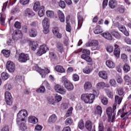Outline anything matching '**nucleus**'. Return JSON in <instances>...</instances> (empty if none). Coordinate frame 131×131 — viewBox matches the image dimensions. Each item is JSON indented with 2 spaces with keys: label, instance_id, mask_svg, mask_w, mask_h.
<instances>
[{
  "label": "nucleus",
  "instance_id": "nucleus-1",
  "mask_svg": "<svg viewBox=\"0 0 131 131\" xmlns=\"http://www.w3.org/2000/svg\"><path fill=\"white\" fill-rule=\"evenodd\" d=\"M28 116L27 111L23 110L19 112L17 114V117L16 119V122L19 126L20 129L23 131L27 129V126H26V121H25V117Z\"/></svg>",
  "mask_w": 131,
  "mask_h": 131
},
{
  "label": "nucleus",
  "instance_id": "nucleus-2",
  "mask_svg": "<svg viewBox=\"0 0 131 131\" xmlns=\"http://www.w3.org/2000/svg\"><path fill=\"white\" fill-rule=\"evenodd\" d=\"M96 96L94 94H83L81 96L82 101L85 104H92L94 102Z\"/></svg>",
  "mask_w": 131,
  "mask_h": 131
},
{
  "label": "nucleus",
  "instance_id": "nucleus-3",
  "mask_svg": "<svg viewBox=\"0 0 131 131\" xmlns=\"http://www.w3.org/2000/svg\"><path fill=\"white\" fill-rule=\"evenodd\" d=\"M86 47H93L92 50H96L100 49L99 46V42L97 40H93L91 42H88L85 44Z\"/></svg>",
  "mask_w": 131,
  "mask_h": 131
},
{
  "label": "nucleus",
  "instance_id": "nucleus-4",
  "mask_svg": "<svg viewBox=\"0 0 131 131\" xmlns=\"http://www.w3.org/2000/svg\"><path fill=\"white\" fill-rule=\"evenodd\" d=\"M29 60V55L25 53H20L19 54L18 61L20 63H26Z\"/></svg>",
  "mask_w": 131,
  "mask_h": 131
},
{
  "label": "nucleus",
  "instance_id": "nucleus-5",
  "mask_svg": "<svg viewBox=\"0 0 131 131\" xmlns=\"http://www.w3.org/2000/svg\"><path fill=\"white\" fill-rule=\"evenodd\" d=\"M48 51H49V48L45 44L42 45L40 46L39 50L36 53V55L39 56H42L43 54H46Z\"/></svg>",
  "mask_w": 131,
  "mask_h": 131
},
{
  "label": "nucleus",
  "instance_id": "nucleus-6",
  "mask_svg": "<svg viewBox=\"0 0 131 131\" xmlns=\"http://www.w3.org/2000/svg\"><path fill=\"white\" fill-rule=\"evenodd\" d=\"M42 24L44 29V33L45 34L49 33V28L50 27V22H49V19L45 17L42 20Z\"/></svg>",
  "mask_w": 131,
  "mask_h": 131
},
{
  "label": "nucleus",
  "instance_id": "nucleus-7",
  "mask_svg": "<svg viewBox=\"0 0 131 131\" xmlns=\"http://www.w3.org/2000/svg\"><path fill=\"white\" fill-rule=\"evenodd\" d=\"M36 70L41 76L42 78H45V77H46V74H49V73H50V70L47 68H46L45 70H43L38 67H37L36 68Z\"/></svg>",
  "mask_w": 131,
  "mask_h": 131
},
{
  "label": "nucleus",
  "instance_id": "nucleus-8",
  "mask_svg": "<svg viewBox=\"0 0 131 131\" xmlns=\"http://www.w3.org/2000/svg\"><path fill=\"white\" fill-rule=\"evenodd\" d=\"M5 97L6 104L9 106H11V105H12V103H13V99L12 98L11 93H10L9 92H6L5 94Z\"/></svg>",
  "mask_w": 131,
  "mask_h": 131
},
{
  "label": "nucleus",
  "instance_id": "nucleus-9",
  "mask_svg": "<svg viewBox=\"0 0 131 131\" xmlns=\"http://www.w3.org/2000/svg\"><path fill=\"white\" fill-rule=\"evenodd\" d=\"M122 101V97H119V96L117 95L115 97V103L113 107V112H114V111H115V110H116L117 104L118 105H120Z\"/></svg>",
  "mask_w": 131,
  "mask_h": 131
},
{
  "label": "nucleus",
  "instance_id": "nucleus-10",
  "mask_svg": "<svg viewBox=\"0 0 131 131\" xmlns=\"http://www.w3.org/2000/svg\"><path fill=\"white\" fill-rule=\"evenodd\" d=\"M6 68L9 72H14L15 69V64L11 61H8L6 64Z\"/></svg>",
  "mask_w": 131,
  "mask_h": 131
},
{
  "label": "nucleus",
  "instance_id": "nucleus-11",
  "mask_svg": "<svg viewBox=\"0 0 131 131\" xmlns=\"http://www.w3.org/2000/svg\"><path fill=\"white\" fill-rule=\"evenodd\" d=\"M54 89L57 93H59L61 95H64V94H66V90L64 88H63V86L59 84L56 85L54 87Z\"/></svg>",
  "mask_w": 131,
  "mask_h": 131
},
{
  "label": "nucleus",
  "instance_id": "nucleus-12",
  "mask_svg": "<svg viewBox=\"0 0 131 131\" xmlns=\"http://www.w3.org/2000/svg\"><path fill=\"white\" fill-rule=\"evenodd\" d=\"M53 33L57 38H62V34L59 32V28L54 27L53 29Z\"/></svg>",
  "mask_w": 131,
  "mask_h": 131
},
{
  "label": "nucleus",
  "instance_id": "nucleus-13",
  "mask_svg": "<svg viewBox=\"0 0 131 131\" xmlns=\"http://www.w3.org/2000/svg\"><path fill=\"white\" fill-rule=\"evenodd\" d=\"M24 14L27 17H29V18L33 17V16L35 15L34 12L30 10V8H27L26 10H25Z\"/></svg>",
  "mask_w": 131,
  "mask_h": 131
},
{
  "label": "nucleus",
  "instance_id": "nucleus-14",
  "mask_svg": "<svg viewBox=\"0 0 131 131\" xmlns=\"http://www.w3.org/2000/svg\"><path fill=\"white\" fill-rule=\"evenodd\" d=\"M83 23V17L79 15L78 14V27L77 29L79 30L80 28H81V26H82V24Z\"/></svg>",
  "mask_w": 131,
  "mask_h": 131
},
{
  "label": "nucleus",
  "instance_id": "nucleus-15",
  "mask_svg": "<svg viewBox=\"0 0 131 131\" xmlns=\"http://www.w3.org/2000/svg\"><path fill=\"white\" fill-rule=\"evenodd\" d=\"M58 16L60 22L62 23L65 22V16H64V13L60 10L57 11Z\"/></svg>",
  "mask_w": 131,
  "mask_h": 131
},
{
  "label": "nucleus",
  "instance_id": "nucleus-16",
  "mask_svg": "<svg viewBox=\"0 0 131 131\" xmlns=\"http://www.w3.org/2000/svg\"><path fill=\"white\" fill-rule=\"evenodd\" d=\"M64 86L66 89H67L68 91H72L74 87L73 86V84L70 82V81L64 83Z\"/></svg>",
  "mask_w": 131,
  "mask_h": 131
},
{
  "label": "nucleus",
  "instance_id": "nucleus-17",
  "mask_svg": "<svg viewBox=\"0 0 131 131\" xmlns=\"http://www.w3.org/2000/svg\"><path fill=\"white\" fill-rule=\"evenodd\" d=\"M56 121H57V116L55 114L51 115L48 119L49 123H55Z\"/></svg>",
  "mask_w": 131,
  "mask_h": 131
},
{
  "label": "nucleus",
  "instance_id": "nucleus-18",
  "mask_svg": "<svg viewBox=\"0 0 131 131\" xmlns=\"http://www.w3.org/2000/svg\"><path fill=\"white\" fill-rule=\"evenodd\" d=\"M29 121L31 123H33V124H36L38 122V119L34 116H30L29 117Z\"/></svg>",
  "mask_w": 131,
  "mask_h": 131
},
{
  "label": "nucleus",
  "instance_id": "nucleus-19",
  "mask_svg": "<svg viewBox=\"0 0 131 131\" xmlns=\"http://www.w3.org/2000/svg\"><path fill=\"white\" fill-rule=\"evenodd\" d=\"M92 88H93V85H92V83L90 81L86 82L84 84V89L85 91L92 90Z\"/></svg>",
  "mask_w": 131,
  "mask_h": 131
},
{
  "label": "nucleus",
  "instance_id": "nucleus-20",
  "mask_svg": "<svg viewBox=\"0 0 131 131\" xmlns=\"http://www.w3.org/2000/svg\"><path fill=\"white\" fill-rule=\"evenodd\" d=\"M108 6L111 9H115L116 6H117V2L115 0H110L108 3Z\"/></svg>",
  "mask_w": 131,
  "mask_h": 131
},
{
  "label": "nucleus",
  "instance_id": "nucleus-21",
  "mask_svg": "<svg viewBox=\"0 0 131 131\" xmlns=\"http://www.w3.org/2000/svg\"><path fill=\"white\" fill-rule=\"evenodd\" d=\"M98 75L99 77H101V78H102L103 79H107V78H108V75L105 71L99 72Z\"/></svg>",
  "mask_w": 131,
  "mask_h": 131
},
{
  "label": "nucleus",
  "instance_id": "nucleus-22",
  "mask_svg": "<svg viewBox=\"0 0 131 131\" xmlns=\"http://www.w3.org/2000/svg\"><path fill=\"white\" fill-rule=\"evenodd\" d=\"M94 32L95 34H100V33H102L103 32V30H102L101 26H97L94 28Z\"/></svg>",
  "mask_w": 131,
  "mask_h": 131
},
{
  "label": "nucleus",
  "instance_id": "nucleus-23",
  "mask_svg": "<svg viewBox=\"0 0 131 131\" xmlns=\"http://www.w3.org/2000/svg\"><path fill=\"white\" fill-rule=\"evenodd\" d=\"M97 88L99 89H103L104 88H110L109 84H106L104 82H100L97 84Z\"/></svg>",
  "mask_w": 131,
  "mask_h": 131
},
{
  "label": "nucleus",
  "instance_id": "nucleus-24",
  "mask_svg": "<svg viewBox=\"0 0 131 131\" xmlns=\"http://www.w3.org/2000/svg\"><path fill=\"white\" fill-rule=\"evenodd\" d=\"M29 35L31 37H35L37 35V32L34 29H31L29 32Z\"/></svg>",
  "mask_w": 131,
  "mask_h": 131
},
{
  "label": "nucleus",
  "instance_id": "nucleus-25",
  "mask_svg": "<svg viewBox=\"0 0 131 131\" xmlns=\"http://www.w3.org/2000/svg\"><path fill=\"white\" fill-rule=\"evenodd\" d=\"M105 64L108 68L113 69L115 67V63L113 62V61L111 60H106L105 62Z\"/></svg>",
  "mask_w": 131,
  "mask_h": 131
},
{
  "label": "nucleus",
  "instance_id": "nucleus-26",
  "mask_svg": "<svg viewBox=\"0 0 131 131\" xmlns=\"http://www.w3.org/2000/svg\"><path fill=\"white\" fill-rule=\"evenodd\" d=\"M124 7L122 6H119L115 9V12L118 13V14H123V13H124Z\"/></svg>",
  "mask_w": 131,
  "mask_h": 131
},
{
  "label": "nucleus",
  "instance_id": "nucleus-27",
  "mask_svg": "<svg viewBox=\"0 0 131 131\" xmlns=\"http://www.w3.org/2000/svg\"><path fill=\"white\" fill-rule=\"evenodd\" d=\"M102 36L104 37L106 39H108V40H112V36L111 34L109 32H105L102 34Z\"/></svg>",
  "mask_w": 131,
  "mask_h": 131
},
{
  "label": "nucleus",
  "instance_id": "nucleus-28",
  "mask_svg": "<svg viewBox=\"0 0 131 131\" xmlns=\"http://www.w3.org/2000/svg\"><path fill=\"white\" fill-rule=\"evenodd\" d=\"M39 17H43L45 15V7L41 6L39 9L38 13Z\"/></svg>",
  "mask_w": 131,
  "mask_h": 131
},
{
  "label": "nucleus",
  "instance_id": "nucleus-29",
  "mask_svg": "<svg viewBox=\"0 0 131 131\" xmlns=\"http://www.w3.org/2000/svg\"><path fill=\"white\" fill-rule=\"evenodd\" d=\"M81 58L82 59H83L84 60H85L86 62H88L89 63H91L92 62V58L90 57L89 55H81Z\"/></svg>",
  "mask_w": 131,
  "mask_h": 131
},
{
  "label": "nucleus",
  "instance_id": "nucleus-30",
  "mask_svg": "<svg viewBox=\"0 0 131 131\" xmlns=\"http://www.w3.org/2000/svg\"><path fill=\"white\" fill-rule=\"evenodd\" d=\"M55 70L57 72H60V73H63V72H65V69L63 68V67L61 66H57L55 67Z\"/></svg>",
  "mask_w": 131,
  "mask_h": 131
},
{
  "label": "nucleus",
  "instance_id": "nucleus-31",
  "mask_svg": "<svg viewBox=\"0 0 131 131\" xmlns=\"http://www.w3.org/2000/svg\"><path fill=\"white\" fill-rule=\"evenodd\" d=\"M124 79L125 80V82L127 83L128 85H130L129 86H131V79L130 77L128 75H126L124 77Z\"/></svg>",
  "mask_w": 131,
  "mask_h": 131
},
{
  "label": "nucleus",
  "instance_id": "nucleus-32",
  "mask_svg": "<svg viewBox=\"0 0 131 131\" xmlns=\"http://www.w3.org/2000/svg\"><path fill=\"white\" fill-rule=\"evenodd\" d=\"M111 34L113 35V36H114V37H115L117 39H120V37H121V36H120V34H119L118 32L115 31H112Z\"/></svg>",
  "mask_w": 131,
  "mask_h": 131
},
{
  "label": "nucleus",
  "instance_id": "nucleus-33",
  "mask_svg": "<svg viewBox=\"0 0 131 131\" xmlns=\"http://www.w3.org/2000/svg\"><path fill=\"white\" fill-rule=\"evenodd\" d=\"M95 114H98V115H101L102 114V107L98 105L96 107V110L94 112Z\"/></svg>",
  "mask_w": 131,
  "mask_h": 131
},
{
  "label": "nucleus",
  "instance_id": "nucleus-34",
  "mask_svg": "<svg viewBox=\"0 0 131 131\" xmlns=\"http://www.w3.org/2000/svg\"><path fill=\"white\" fill-rule=\"evenodd\" d=\"M1 77L3 80H7V79L10 77V75H9L8 73L3 72L1 74Z\"/></svg>",
  "mask_w": 131,
  "mask_h": 131
},
{
  "label": "nucleus",
  "instance_id": "nucleus-35",
  "mask_svg": "<svg viewBox=\"0 0 131 131\" xmlns=\"http://www.w3.org/2000/svg\"><path fill=\"white\" fill-rule=\"evenodd\" d=\"M85 127L89 131L92 130V122L87 121L85 123Z\"/></svg>",
  "mask_w": 131,
  "mask_h": 131
},
{
  "label": "nucleus",
  "instance_id": "nucleus-36",
  "mask_svg": "<svg viewBox=\"0 0 131 131\" xmlns=\"http://www.w3.org/2000/svg\"><path fill=\"white\" fill-rule=\"evenodd\" d=\"M39 7H40V3L39 2H37L35 3L33 6L34 11L37 12L39 10Z\"/></svg>",
  "mask_w": 131,
  "mask_h": 131
},
{
  "label": "nucleus",
  "instance_id": "nucleus-37",
  "mask_svg": "<svg viewBox=\"0 0 131 131\" xmlns=\"http://www.w3.org/2000/svg\"><path fill=\"white\" fill-rule=\"evenodd\" d=\"M78 127L80 129H83L84 128V123L83 120H80L78 123Z\"/></svg>",
  "mask_w": 131,
  "mask_h": 131
},
{
  "label": "nucleus",
  "instance_id": "nucleus-38",
  "mask_svg": "<svg viewBox=\"0 0 131 131\" xmlns=\"http://www.w3.org/2000/svg\"><path fill=\"white\" fill-rule=\"evenodd\" d=\"M2 53L3 54L4 56H5V57L8 58V57H10L11 51H10V50H3L2 51Z\"/></svg>",
  "mask_w": 131,
  "mask_h": 131
},
{
  "label": "nucleus",
  "instance_id": "nucleus-39",
  "mask_svg": "<svg viewBox=\"0 0 131 131\" xmlns=\"http://www.w3.org/2000/svg\"><path fill=\"white\" fill-rule=\"evenodd\" d=\"M123 70L125 73H127V72L130 71V66L125 63L123 66Z\"/></svg>",
  "mask_w": 131,
  "mask_h": 131
},
{
  "label": "nucleus",
  "instance_id": "nucleus-40",
  "mask_svg": "<svg viewBox=\"0 0 131 131\" xmlns=\"http://www.w3.org/2000/svg\"><path fill=\"white\" fill-rule=\"evenodd\" d=\"M92 71H93V69L88 67L85 68L83 70V72L85 73V74H90V73L91 72H92Z\"/></svg>",
  "mask_w": 131,
  "mask_h": 131
},
{
  "label": "nucleus",
  "instance_id": "nucleus-41",
  "mask_svg": "<svg viewBox=\"0 0 131 131\" xmlns=\"http://www.w3.org/2000/svg\"><path fill=\"white\" fill-rule=\"evenodd\" d=\"M19 33L22 34L21 31L18 30L16 31L13 34H12V38L14 39V40H16V39H17V36H18V34H19Z\"/></svg>",
  "mask_w": 131,
  "mask_h": 131
},
{
  "label": "nucleus",
  "instance_id": "nucleus-42",
  "mask_svg": "<svg viewBox=\"0 0 131 131\" xmlns=\"http://www.w3.org/2000/svg\"><path fill=\"white\" fill-rule=\"evenodd\" d=\"M48 102L49 104H50L51 105H54L56 101L55 100V99H54V97L51 96L48 98Z\"/></svg>",
  "mask_w": 131,
  "mask_h": 131
},
{
  "label": "nucleus",
  "instance_id": "nucleus-43",
  "mask_svg": "<svg viewBox=\"0 0 131 131\" xmlns=\"http://www.w3.org/2000/svg\"><path fill=\"white\" fill-rule=\"evenodd\" d=\"M6 20V16L3 15L2 13H0V22L2 25H5V21Z\"/></svg>",
  "mask_w": 131,
  "mask_h": 131
},
{
  "label": "nucleus",
  "instance_id": "nucleus-44",
  "mask_svg": "<svg viewBox=\"0 0 131 131\" xmlns=\"http://www.w3.org/2000/svg\"><path fill=\"white\" fill-rule=\"evenodd\" d=\"M72 110H73V108L71 107L68 109L66 114V117H69L71 115H72Z\"/></svg>",
  "mask_w": 131,
  "mask_h": 131
},
{
  "label": "nucleus",
  "instance_id": "nucleus-45",
  "mask_svg": "<svg viewBox=\"0 0 131 131\" xmlns=\"http://www.w3.org/2000/svg\"><path fill=\"white\" fill-rule=\"evenodd\" d=\"M81 52L83 53L82 55H86V56H90V55H91V51L86 49H82Z\"/></svg>",
  "mask_w": 131,
  "mask_h": 131
},
{
  "label": "nucleus",
  "instance_id": "nucleus-46",
  "mask_svg": "<svg viewBox=\"0 0 131 131\" xmlns=\"http://www.w3.org/2000/svg\"><path fill=\"white\" fill-rule=\"evenodd\" d=\"M73 123V120H72V118H69L66 119L65 124L66 125H70Z\"/></svg>",
  "mask_w": 131,
  "mask_h": 131
},
{
  "label": "nucleus",
  "instance_id": "nucleus-47",
  "mask_svg": "<svg viewBox=\"0 0 131 131\" xmlns=\"http://www.w3.org/2000/svg\"><path fill=\"white\" fill-rule=\"evenodd\" d=\"M98 131H104V123L100 122L98 124Z\"/></svg>",
  "mask_w": 131,
  "mask_h": 131
},
{
  "label": "nucleus",
  "instance_id": "nucleus-48",
  "mask_svg": "<svg viewBox=\"0 0 131 131\" xmlns=\"http://www.w3.org/2000/svg\"><path fill=\"white\" fill-rule=\"evenodd\" d=\"M114 55L117 57V58H119V56L120 55V49H115Z\"/></svg>",
  "mask_w": 131,
  "mask_h": 131
},
{
  "label": "nucleus",
  "instance_id": "nucleus-49",
  "mask_svg": "<svg viewBox=\"0 0 131 131\" xmlns=\"http://www.w3.org/2000/svg\"><path fill=\"white\" fill-rule=\"evenodd\" d=\"M101 101L103 105H107L108 104V99L106 97H102Z\"/></svg>",
  "mask_w": 131,
  "mask_h": 131
},
{
  "label": "nucleus",
  "instance_id": "nucleus-50",
  "mask_svg": "<svg viewBox=\"0 0 131 131\" xmlns=\"http://www.w3.org/2000/svg\"><path fill=\"white\" fill-rule=\"evenodd\" d=\"M36 92L37 93H41L42 94L45 93V92H46V88H45L44 86H41L40 88L36 90Z\"/></svg>",
  "mask_w": 131,
  "mask_h": 131
},
{
  "label": "nucleus",
  "instance_id": "nucleus-51",
  "mask_svg": "<svg viewBox=\"0 0 131 131\" xmlns=\"http://www.w3.org/2000/svg\"><path fill=\"white\" fill-rule=\"evenodd\" d=\"M46 14L47 17H50V18H52V17H54V11L48 10L46 12Z\"/></svg>",
  "mask_w": 131,
  "mask_h": 131
},
{
  "label": "nucleus",
  "instance_id": "nucleus-52",
  "mask_svg": "<svg viewBox=\"0 0 131 131\" xmlns=\"http://www.w3.org/2000/svg\"><path fill=\"white\" fill-rule=\"evenodd\" d=\"M118 94L119 96H123L124 94V91L123 88H120L118 89Z\"/></svg>",
  "mask_w": 131,
  "mask_h": 131
},
{
  "label": "nucleus",
  "instance_id": "nucleus-53",
  "mask_svg": "<svg viewBox=\"0 0 131 131\" xmlns=\"http://www.w3.org/2000/svg\"><path fill=\"white\" fill-rule=\"evenodd\" d=\"M106 114L108 116H111L112 115V108L111 107H108L106 109Z\"/></svg>",
  "mask_w": 131,
  "mask_h": 131
},
{
  "label": "nucleus",
  "instance_id": "nucleus-54",
  "mask_svg": "<svg viewBox=\"0 0 131 131\" xmlns=\"http://www.w3.org/2000/svg\"><path fill=\"white\" fill-rule=\"evenodd\" d=\"M59 6L62 9H65L66 7V4H65V2L63 1H60L59 3Z\"/></svg>",
  "mask_w": 131,
  "mask_h": 131
},
{
  "label": "nucleus",
  "instance_id": "nucleus-55",
  "mask_svg": "<svg viewBox=\"0 0 131 131\" xmlns=\"http://www.w3.org/2000/svg\"><path fill=\"white\" fill-rule=\"evenodd\" d=\"M110 85L112 86H114V88H115L116 86V81L114 79H112L110 80Z\"/></svg>",
  "mask_w": 131,
  "mask_h": 131
},
{
  "label": "nucleus",
  "instance_id": "nucleus-56",
  "mask_svg": "<svg viewBox=\"0 0 131 131\" xmlns=\"http://www.w3.org/2000/svg\"><path fill=\"white\" fill-rule=\"evenodd\" d=\"M61 101H62V96L57 94L55 96V102L59 103V102H61Z\"/></svg>",
  "mask_w": 131,
  "mask_h": 131
},
{
  "label": "nucleus",
  "instance_id": "nucleus-57",
  "mask_svg": "<svg viewBox=\"0 0 131 131\" xmlns=\"http://www.w3.org/2000/svg\"><path fill=\"white\" fill-rule=\"evenodd\" d=\"M42 84L43 85L46 86V88H47L48 90H50L51 89V86L50 85V84L49 83V82H48V81L47 80L44 81Z\"/></svg>",
  "mask_w": 131,
  "mask_h": 131
},
{
  "label": "nucleus",
  "instance_id": "nucleus-58",
  "mask_svg": "<svg viewBox=\"0 0 131 131\" xmlns=\"http://www.w3.org/2000/svg\"><path fill=\"white\" fill-rule=\"evenodd\" d=\"M14 27H15L16 29H21V23L19 21H16L14 24Z\"/></svg>",
  "mask_w": 131,
  "mask_h": 131
},
{
  "label": "nucleus",
  "instance_id": "nucleus-59",
  "mask_svg": "<svg viewBox=\"0 0 131 131\" xmlns=\"http://www.w3.org/2000/svg\"><path fill=\"white\" fill-rule=\"evenodd\" d=\"M4 89L7 91H10V90H12V85L9 83H7L4 85Z\"/></svg>",
  "mask_w": 131,
  "mask_h": 131
},
{
  "label": "nucleus",
  "instance_id": "nucleus-60",
  "mask_svg": "<svg viewBox=\"0 0 131 131\" xmlns=\"http://www.w3.org/2000/svg\"><path fill=\"white\" fill-rule=\"evenodd\" d=\"M29 1L30 0H20V4L21 5H23V6H25V5H28V4H29Z\"/></svg>",
  "mask_w": 131,
  "mask_h": 131
},
{
  "label": "nucleus",
  "instance_id": "nucleus-61",
  "mask_svg": "<svg viewBox=\"0 0 131 131\" xmlns=\"http://www.w3.org/2000/svg\"><path fill=\"white\" fill-rule=\"evenodd\" d=\"M120 113H121V114H122V115H121V118H123V117H124V116H125V115H126V116H128V115H129L130 114L131 111H129L128 112H126V113L121 112Z\"/></svg>",
  "mask_w": 131,
  "mask_h": 131
},
{
  "label": "nucleus",
  "instance_id": "nucleus-62",
  "mask_svg": "<svg viewBox=\"0 0 131 131\" xmlns=\"http://www.w3.org/2000/svg\"><path fill=\"white\" fill-rule=\"evenodd\" d=\"M118 29L120 30V31H121V32L125 31V30L126 29L125 28V27H124L123 25H119Z\"/></svg>",
  "mask_w": 131,
  "mask_h": 131
},
{
  "label": "nucleus",
  "instance_id": "nucleus-63",
  "mask_svg": "<svg viewBox=\"0 0 131 131\" xmlns=\"http://www.w3.org/2000/svg\"><path fill=\"white\" fill-rule=\"evenodd\" d=\"M106 51L108 53H112L113 52V47L111 46H107L106 47Z\"/></svg>",
  "mask_w": 131,
  "mask_h": 131
},
{
  "label": "nucleus",
  "instance_id": "nucleus-64",
  "mask_svg": "<svg viewBox=\"0 0 131 131\" xmlns=\"http://www.w3.org/2000/svg\"><path fill=\"white\" fill-rule=\"evenodd\" d=\"M61 107L62 109H68V103H63L61 104Z\"/></svg>",
  "mask_w": 131,
  "mask_h": 131
}]
</instances>
